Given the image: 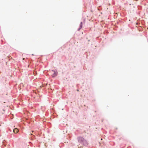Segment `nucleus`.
<instances>
[{
  "label": "nucleus",
  "mask_w": 148,
  "mask_h": 148,
  "mask_svg": "<svg viewBox=\"0 0 148 148\" xmlns=\"http://www.w3.org/2000/svg\"><path fill=\"white\" fill-rule=\"evenodd\" d=\"M82 23L81 22V28L82 27Z\"/></svg>",
  "instance_id": "nucleus-4"
},
{
  "label": "nucleus",
  "mask_w": 148,
  "mask_h": 148,
  "mask_svg": "<svg viewBox=\"0 0 148 148\" xmlns=\"http://www.w3.org/2000/svg\"><path fill=\"white\" fill-rule=\"evenodd\" d=\"M52 72L53 73V74H52V76L55 77L57 75V72L56 71H52Z\"/></svg>",
  "instance_id": "nucleus-2"
},
{
  "label": "nucleus",
  "mask_w": 148,
  "mask_h": 148,
  "mask_svg": "<svg viewBox=\"0 0 148 148\" xmlns=\"http://www.w3.org/2000/svg\"><path fill=\"white\" fill-rule=\"evenodd\" d=\"M18 131V130L17 128H15L13 130V132L15 133H17Z\"/></svg>",
  "instance_id": "nucleus-3"
},
{
  "label": "nucleus",
  "mask_w": 148,
  "mask_h": 148,
  "mask_svg": "<svg viewBox=\"0 0 148 148\" xmlns=\"http://www.w3.org/2000/svg\"><path fill=\"white\" fill-rule=\"evenodd\" d=\"M23 60H24V58H23Z\"/></svg>",
  "instance_id": "nucleus-5"
},
{
  "label": "nucleus",
  "mask_w": 148,
  "mask_h": 148,
  "mask_svg": "<svg viewBox=\"0 0 148 148\" xmlns=\"http://www.w3.org/2000/svg\"><path fill=\"white\" fill-rule=\"evenodd\" d=\"M78 139V142L81 144H83L85 141L84 139L82 137H79Z\"/></svg>",
  "instance_id": "nucleus-1"
}]
</instances>
